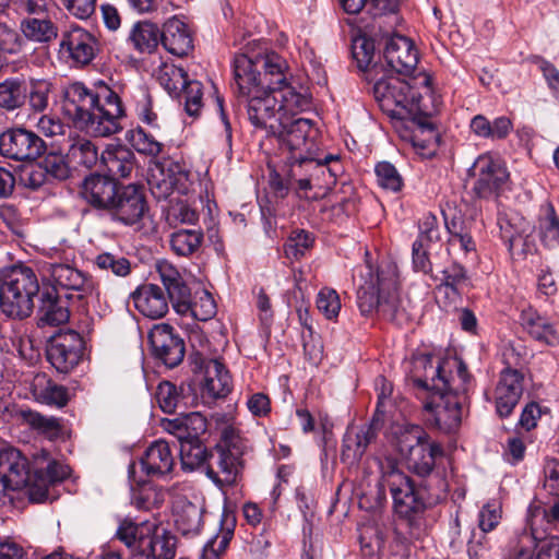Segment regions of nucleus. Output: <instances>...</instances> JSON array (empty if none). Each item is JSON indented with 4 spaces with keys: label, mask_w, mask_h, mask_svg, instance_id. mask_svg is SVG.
<instances>
[{
    "label": "nucleus",
    "mask_w": 559,
    "mask_h": 559,
    "mask_svg": "<svg viewBox=\"0 0 559 559\" xmlns=\"http://www.w3.org/2000/svg\"><path fill=\"white\" fill-rule=\"evenodd\" d=\"M415 368L423 369V377H415L414 384L429 395L424 402L426 424L444 433L459 429L465 407L468 405V392L473 384L466 365L459 358L435 359L420 356Z\"/></svg>",
    "instance_id": "1"
},
{
    "label": "nucleus",
    "mask_w": 559,
    "mask_h": 559,
    "mask_svg": "<svg viewBox=\"0 0 559 559\" xmlns=\"http://www.w3.org/2000/svg\"><path fill=\"white\" fill-rule=\"evenodd\" d=\"M62 111L75 128L94 136H110L121 130L126 116L119 95L100 84L90 88L81 82L70 84L64 92Z\"/></svg>",
    "instance_id": "2"
},
{
    "label": "nucleus",
    "mask_w": 559,
    "mask_h": 559,
    "mask_svg": "<svg viewBox=\"0 0 559 559\" xmlns=\"http://www.w3.org/2000/svg\"><path fill=\"white\" fill-rule=\"evenodd\" d=\"M380 485L386 488L392 497L394 514L418 536L425 528V515L431 508L432 493L426 486L417 485L414 479L399 468L395 460L385 457L379 462Z\"/></svg>",
    "instance_id": "3"
},
{
    "label": "nucleus",
    "mask_w": 559,
    "mask_h": 559,
    "mask_svg": "<svg viewBox=\"0 0 559 559\" xmlns=\"http://www.w3.org/2000/svg\"><path fill=\"white\" fill-rule=\"evenodd\" d=\"M155 267L178 314H190L199 321H207L216 314V302L207 290L199 289L192 295L180 272L166 260L157 261Z\"/></svg>",
    "instance_id": "4"
},
{
    "label": "nucleus",
    "mask_w": 559,
    "mask_h": 559,
    "mask_svg": "<svg viewBox=\"0 0 559 559\" xmlns=\"http://www.w3.org/2000/svg\"><path fill=\"white\" fill-rule=\"evenodd\" d=\"M38 293V278L29 266L13 265L0 273V309L8 318H28Z\"/></svg>",
    "instance_id": "5"
},
{
    "label": "nucleus",
    "mask_w": 559,
    "mask_h": 559,
    "mask_svg": "<svg viewBox=\"0 0 559 559\" xmlns=\"http://www.w3.org/2000/svg\"><path fill=\"white\" fill-rule=\"evenodd\" d=\"M396 448L405 459L407 468L423 478L433 474L437 460L444 454L442 445L431 441L429 435L417 425H408L400 430Z\"/></svg>",
    "instance_id": "6"
},
{
    "label": "nucleus",
    "mask_w": 559,
    "mask_h": 559,
    "mask_svg": "<svg viewBox=\"0 0 559 559\" xmlns=\"http://www.w3.org/2000/svg\"><path fill=\"white\" fill-rule=\"evenodd\" d=\"M214 450L217 454V471L206 465V476L219 488L236 485L243 468L242 457L248 450L247 440L240 436L239 430L226 426Z\"/></svg>",
    "instance_id": "7"
},
{
    "label": "nucleus",
    "mask_w": 559,
    "mask_h": 559,
    "mask_svg": "<svg viewBox=\"0 0 559 559\" xmlns=\"http://www.w3.org/2000/svg\"><path fill=\"white\" fill-rule=\"evenodd\" d=\"M373 95L381 110L396 120L395 127L416 115L415 94L409 84L397 76L389 75L376 80Z\"/></svg>",
    "instance_id": "8"
},
{
    "label": "nucleus",
    "mask_w": 559,
    "mask_h": 559,
    "mask_svg": "<svg viewBox=\"0 0 559 559\" xmlns=\"http://www.w3.org/2000/svg\"><path fill=\"white\" fill-rule=\"evenodd\" d=\"M469 174L474 178L472 190L479 199L498 198L508 189L510 173L506 163L496 155H479L469 168Z\"/></svg>",
    "instance_id": "9"
},
{
    "label": "nucleus",
    "mask_w": 559,
    "mask_h": 559,
    "mask_svg": "<svg viewBox=\"0 0 559 559\" xmlns=\"http://www.w3.org/2000/svg\"><path fill=\"white\" fill-rule=\"evenodd\" d=\"M280 123L282 126L278 132L271 135L278 139L283 151H287L288 164L307 154H316L318 152V130L313 127L312 120L306 118L285 120L281 117Z\"/></svg>",
    "instance_id": "10"
},
{
    "label": "nucleus",
    "mask_w": 559,
    "mask_h": 559,
    "mask_svg": "<svg viewBox=\"0 0 559 559\" xmlns=\"http://www.w3.org/2000/svg\"><path fill=\"white\" fill-rule=\"evenodd\" d=\"M150 211L145 188L138 183H120L108 207L107 215L111 221L124 226L140 224Z\"/></svg>",
    "instance_id": "11"
},
{
    "label": "nucleus",
    "mask_w": 559,
    "mask_h": 559,
    "mask_svg": "<svg viewBox=\"0 0 559 559\" xmlns=\"http://www.w3.org/2000/svg\"><path fill=\"white\" fill-rule=\"evenodd\" d=\"M377 284L382 292L378 314L399 325L406 323L409 316L402 305L399 294V271L394 263L385 262L378 266Z\"/></svg>",
    "instance_id": "12"
},
{
    "label": "nucleus",
    "mask_w": 559,
    "mask_h": 559,
    "mask_svg": "<svg viewBox=\"0 0 559 559\" xmlns=\"http://www.w3.org/2000/svg\"><path fill=\"white\" fill-rule=\"evenodd\" d=\"M241 98L246 100L248 119L257 130H263L266 135L278 132L281 129V117L278 110V98L271 91L261 87L259 93H252L251 95H245Z\"/></svg>",
    "instance_id": "13"
},
{
    "label": "nucleus",
    "mask_w": 559,
    "mask_h": 559,
    "mask_svg": "<svg viewBox=\"0 0 559 559\" xmlns=\"http://www.w3.org/2000/svg\"><path fill=\"white\" fill-rule=\"evenodd\" d=\"M46 151L44 140L25 128H12L0 134V154L17 162H32Z\"/></svg>",
    "instance_id": "14"
},
{
    "label": "nucleus",
    "mask_w": 559,
    "mask_h": 559,
    "mask_svg": "<svg viewBox=\"0 0 559 559\" xmlns=\"http://www.w3.org/2000/svg\"><path fill=\"white\" fill-rule=\"evenodd\" d=\"M233 91L237 97L259 93L264 86L260 68L257 63V53H254L252 40L248 41L241 52L236 53L233 61Z\"/></svg>",
    "instance_id": "15"
},
{
    "label": "nucleus",
    "mask_w": 559,
    "mask_h": 559,
    "mask_svg": "<svg viewBox=\"0 0 559 559\" xmlns=\"http://www.w3.org/2000/svg\"><path fill=\"white\" fill-rule=\"evenodd\" d=\"M70 474L68 465L50 460L49 453L45 450L35 456V468L33 481L27 490L29 500L43 502L48 497L50 485L64 480Z\"/></svg>",
    "instance_id": "16"
},
{
    "label": "nucleus",
    "mask_w": 559,
    "mask_h": 559,
    "mask_svg": "<svg viewBox=\"0 0 559 559\" xmlns=\"http://www.w3.org/2000/svg\"><path fill=\"white\" fill-rule=\"evenodd\" d=\"M84 349L83 337L69 330L53 336L47 347V359L57 371L68 373L81 360Z\"/></svg>",
    "instance_id": "17"
},
{
    "label": "nucleus",
    "mask_w": 559,
    "mask_h": 559,
    "mask_svg": "<svg viewBox=\"0 0 559 559\" xmlns=\"http://www.w3.org/2000/svg\"><path fill=\"white\" fill-rule=\"evenodd\" d=\"M152 354L168 368L177 367L185 357L183 340L167 323L155 324L148 334Z\"/></svg>",
    "instance_id": "18"
},
{
    "label": "nucleus",
    "mask_w": 559,
    "mask_h": 559,
    "mask_svg": "<svg viewBox=\"0 0 559 559\" xmlns=\"http://www.w3.org/2000/svg\"><path fill=\"white\" fill-rule=\"evenodd\" d=\"M400 127L402 139L411 142L419 155L429 157L436 153L439 134L428 116L416 114Z\"/></svg>",
    "instance_id": "19"
},
{
    "label": "nucleus",
    "mask_w": 559,
    "mask_h": 559,
    "mask_svg": "<svg viewBox=\"0 0 559 559\" xmlns=\"http://www.w3.org/2000/svg\"><path fill=\"white\" fill-rule=\"evenodd\" d=\"M0 481L5 490L29 489L33 481L27 459L15 448L0 450Z\"/></svg>",
    "instance_id": "20"
},
{
    "label": "nucleus",
    "mask_w": 559,
    "mask_h": 559,
    "mask_svg": "<svg viewBox=\"0 0 559 559\" xmlns=\"http://www.w3.org/2000/svg\"><path fill=\"white\" fill-rule=\"evenodd\" d=\"M288 165L290 166L292 177L300 176L301 170H304V175L311 178V181L317 186H328L334 182L342 168L336 156L326 155L323 159H320L318 158V152L307 154Z\"/></svg>",
    "instance_id": "21"
},
{
    "label": "nucleus",
    "mask_w": 559,
    "mask_h": 559,
    "mask_svg": "<svg viewBox=\"0 0 559 559\" xmlns=\"http://www.w3.org/2000/svg\"><path fill=\"white\" fill-rule=\"evenodd\" d=\"M60 51L62 55H67L71 64L87 66L96 56L97 40L84 28L73 26L62 35Z\"/></svg>",
    "instance_id": "22"
},
{
    "label": "nucleus",
    "mask_w": 559,
    "mask_h": 559,
    "mask_svg": "<svg viewBox=\"0 0 559 559\" xmlns=\"http://www.w3.org/2000/svg\"><path fill=\"white\" fill-rule=\"evenodd\" d=\"M119 185L112 177L93 173L81 182L79 194L94 210L106 214L108 207L112 205Z\"/></svg>",
    "instance_id": "23"
},
{
    "label": "nucleus",
    "mask_w": 559,
    "mask_h": 559,
    "mask_svg": "<svg viewBox=\"0 0 559 559\" xmlns=\"http://www.w3.org/2000/svg\"><path fill=\"white\" fill-rule=\"evenodd\" d=\"M254 53H257V63L263 69L262 81L265 88L273 91L293 78L289 66L285 58L275 51H270L260 40H252Z\"/></svg>",
    "instance_id": "24"
},
{
    "label": "nucleus",
    "mask_w": 559,
    "mask_h": 559,
    "mask_svg": "<svg viewBox=\"0 0 559 559\" xmlns=\"http://www.w3.org/2000/svg\"><path fill=\"white\" fill-rule=\"evenodd\" d=\"M524 374L510 367L500 372V378L495 390L496 412L501 417L512 414L523 394Z\"/></svg>",
    "instance_id": "25"
},
{
    "label": "nucleus",
    "mask_w": 559,
    "mask_h": 559,
    "mask_svg": "<svg viewBox=\"0 0 559 559\" xmlns=\"http://www.w3.org/2000/svg\"><path fill=\"white\" fill-rule=\"evenodd\" d=\"M45 276L52 282L51 287L58 290H74L79 298H83L94 290V284L84 273L67 263H45L43 265Z\"/></svg>",
    "instance_id": "26"
},
{
    "label": "nucleus",
    "mask_w": 559,
    "mask_h": 559,
    "mask_svg": "<svg viewBox=\"0 0 559 559\" xmlns=\"http://www.w3.org/2000/svg\"><path fill=\"white\" fill-rule=\"evenodd\" d=\"M383 55L391 70L399 74L411 75L418 63V51L414 43L402 35L388 38Z\"/></svg>",
    "instance_id": "27"
},
{
    "label": "nucleus",
    "mask_w": 559,
    "mask_h": 559,
    "mask_svg": "<svg viewBox=\"0 0 559 559\" xmlns=\"http://www.w3.org/2000/svg\"><path fill=\"white\" fill-rule=\"evenodd\" d=\"M177 537L166 528H158L140 538L139 550L132 552L131 559H175Z\"/></svg>",
    "instance_id": "28"
},
{
    "label": "nucleus",
    "mask_w": 559,
    "mask_h": 559,
    "mask_svg": "<svg viewBox=\"0 0 559 559\" xmlns=\"http://www.w3.org/2000/svg\"><path fill=\"white\" fill-rule=\"evenodd\" d=\"M70 295H63L56 287H48L41 292L39 306L37 311V325L43 328L45 325L57 326L68 322L70 311L68 299Z\"/></svg>",
    "instance_id": "29"
},
{
    "label": "nucleus",
    "mask_w": 559,
    "mask_h": 559,
    "mask_svg": "<svg viewBox=\"0 0 559 559\" xmlns=\"http://www.w3.org/2000/svg\"><path fill=\"white\" fill-rule=\"evenodd\" d=\"M135 309L146 318L156 320L165 317L169 309V294L156 284H143L130 295Z\"/></svg>",
    "instance_id": "30"
},
{
    "label": "nucleus",
    "mask_w": 559,
    "mask_h": 559,
    "mask_svg": "<svg viewBox=\"0 0 559 559\" xmlns=\"http://www.w3.org/2000/svg\"><path fill=\"white\" fill-rule=\"evenodd\" d=\"M19 26L26 48L28 43L48 46L59 34L56 21L47 12L22 16Z\"/></svg>",
    "instance_id": "31"
},
{
    "label": "nucleus",
    "mask_w": 559,
    "mask_h": 559,
    "mask_svg": "<svg viewBox=\"0 0 559 559\" xmlns=\"http://www.w3.org/2000/svg\"><path fill=\"white\" fill-rule=\"evenodd\" d=\"M361 284L357 290V305L362 316H372L379 312L382 289L377 284L378 270L374 272L372 265L366 262L359 267Z\"/></svg>",
    "instance_id": "32"
},
{
    "label": "nucleus",
    "mask_w": 559,
    "mask_h": 559,
    "mask_svg": "<svg viewBox=\"0 0 559 559\" xmlns=\"http://www.w3.org/2000/svg\"><path fill=\"white\" fill-rule=\"evenodd\" d=\"M160 426L180 442L198 440L207 429L206 418L199 412L163 419Z\"/></svg>",
    "instance_id": "33"
},
{
    "label": "nucleus",
    "mask_w": 559,
    "mask_h": 559,
    "mask_svg": "<svg viewBox=\"0 0 559 559\" xmlns=\"http://www.w3.org/2000/svg\"><path fill=\"white\" fill-rule=\"evenodd\" d=\"M160 43L167 51L178 57L187 56L193 48L188 26L175 16L164 23L160 31Z\"/></svg>",
    "instance_id": "34"
},
{
    "label": "nucleus",
    "mask_w": 559,
    "mask_h": 559,
    "mask_svg": "<svg viewBox=\"0 0 559 559\" xmlns=\"http://www.w3.org/2000/svg\"><path fill=\"white\" fill-rule=\"evenodd\" d=\"M369 429L350 425L347 427L341 448V461L349 466L358 465L368 447L376 440Z\"/></svg>",
    "instance_id": "35"
},
{
    "label": "nucleus",
    "mask_w": 559,
    "mask_h": 559,
    "mask_svg": "<svg viewBox=\"0 0 559 559\" xmlns=\"http://www.w3.org/2000/svg\"><path fill=\"white\" fill-rule=\"evenodd\" d=\"M102 163L110 174L109 177L126 179L136 168L133 151L126 145H108L100 155Z\"/></svg>",
    "instance_id": "36"
},
{
    "label": "nucleus",
    "mask_w": 559,
    "mask_h": 559,
    "mask_svg": "<svg viewBox=\"0 0 559 559\" xmlns=\"http://www.w3.org/2000/svg\"><path fill=\"white\" fill-rule=\"evenodd\" d=\"M31 392L36 402L58 408L66 406L70 400L68 388L52 381L46 373L35 374Z\"/></svg>",
    "instance_id": "37"
},
{
    "label": "nucleus",
    "mask_w": 559,
    "mask_h": 559,
    "mask_svg": "<svg viewBox=\"0 0 559 559\" xmlns=\"http://www.w3.org/2000/svg\"><path fill=\"white\" fill-rule=\"evenodd\" d=\"M204 369L203 396L213 400L226 397L231 391L233 381L225 366L217 359H210Z\"/></svg>",
    "instance_id": "38"
},
{
    "label": "nucleus",
    "mask_w": 559,
    "mask_h": 559,
    "mask_svg": "<svg viewBox=\"0 0 559 559\" xmlns=\"http://www.w3.org/2000/svg\"><path fill=\"white\" fill-rule=\"evenodd\" d=\"M175 459L168 442L154 441L141 459V465L148 476H164L173 471Z\"/></svg>",
    "instance_id": "39"
},
{
    "label": "nucleus",
    "mask_w": 559,
    "mask_h": 559,
    "mask_svg": "<svg viewBox=\"0 0 559 559\" xmlns=\"http://www.w3.org/2000/svg\"><path fill=\"white\" fill-rule=\"evenodd\" d=\"M160 43L159 27L150 21H139L132 25L127 44L138 53H153Z\"/></svg>",
    "instance_id": "40"
},
{
    "label": "nucleus",
    "mask_w": 559,
    "mask_h": 559,
    "mask_svg": "<svg viewBox=\"0 0 559 559\" xmlns=\"http://www.w3.org/2000/svg\"><path fill=\"white\" fill-rule=\"evenodd\" d=\"M521 324L524 330L536 341L548 346L559 344V333L555 325L537 311L528 309L521 314Z\"/></svg>",
    "instance_id": "41"
},
{
    "label": "nucleus",
    "mask_w": 559,
    "mask_h": 559,
    "mask_svg": "<svg viewBox=\"0 0 559 559\" xmlns=\"http://www.w3.org/2000/svg\"><path fill=\"white\" fill-rule=\"evenodd\" d=\"M526 522L531 530V535H525V538L531 542H534V539L546 538L547 536H544V534L546 533L547 527H545L544 524H554L559 526V497L547 509L537 504H530Z\"/></svg>",
    "instance_id": "42"
},
{
    "label": "nucleus",
    "mask_w": 559,
    "mask_h": 559,
    "mask_svg": "<svg viewBox=\"0 0 559 559\" xmlns=\"http://www.w3.org/2000/svg\"><path fill=\"white\" fill-rule=\"evenodd\" d=\"M274 93L278 98L280 117H283L285 120H289L311 106L310 95L306 92L297 91L292 86L290 82L274 88Z\"/></svg>",
    "instance_id": "43"
},
{
    "label": "nucleus",
    "mask_w": 559,
    "mask_h": 559,
    "mask_svg": "<svg viewBox=\"0 0 559 559\" xmlns=\"http://www.w3.org/2000/svg\"><path fill=\"white\" fill-rule=\"evenodd\" d=\"M497 224L502 241L507 246L508 251L513 254L523 235L526 233V221L519 213L511 211L499 213Z\"/></svg>",
    "instance_id": "44"
},
{
    "label": "nucleus",
    "mask_w": 559,
    "mask_h": 559,
    "mask_svg": "<svg viewBox=\"0 0 559 559\" xmlns=\"http://www.w3.org/2000/svg\"><path fill=\"white\" fill-rule=\"evenodd\" d=\"M202 506L183 501L177 506L175 513V525L183 536L193 537L200 534L203 527Z\"/></svg>",
    "instance_id": "45"
},
{
    "label": "nucleus",
    "mask_w": 559,
    "mask_h": 559,
    "mask_svg": "<svg viewBox=\"0 0 559 559\" xmlns=\"http://www.w3.org/2000/svg\"><path fill=\"white\" fill-rule=\"evenodd\" d=\"M15 418L49 440L57 439L61 433V425L56 417L44 416L31 408H19Z\"/></svg>",
    "instance_id": "46"
},
{
    "label": "nucleus",
    "mask_w": 559,
    "mask_h": 559,
    "mask_svg": "<svg viewBox=\"0 0 559 559\" xmlns=\"http://www.w3.org/2000/svg\"><path fill=\"white\" fill-rule=\"evenodd\" d=\"M468 275L465 267L456 262L442 270L440 284L437 286L438 293H444L445 297L451 301L456 300L463 289L468 286Z\"/></svg>",
    "instance_id": "47"
},
{
    "label": "nucleus",
    "mask_w": 559,
    "mask_h": 559,
    "mask_svg": "<svg viewBox=\"0 0 559 559\" xmlns=\"http://www.w3.org/2000/svg\"><path fill=\"white\" fill-rule=\"evenodd\" d=\"M340 3L348 14L365 10L373 19L396 13L400 5L399 0H340Z\"/></svg>",
    "instance_id": "48"
},
{
    "label": "nucleus",
    "mask_w": 559,
    "mask_h": 559,
    "mask_svg": "<svg viewBox=\"0 0 559 559\" xmlns=\"http://www.w3.org/2000/svg\"><path fill=\"white\" fill-rule=\"evenodd\" d=\"M130 105L136 117L145 124L157 126V114L153 110V98L145 85H135L130 88Z\"/></svg>",
    "instance_id": "49"
},
{
    "label": "nucleus",
    "mask_w": 559,
    "mask_h": 559,
    "mask_svg": "<svg viewBox=\"0 0 559 559\" xmlns=\"http://www.w3.org/2000/svg\"><path fill=\"white\" fill-rule=\"evenodd\" d=\"M203 237L201 229L181 228L170 235V248L179 257H189L200 249Z\"/></svg>",
    "instance_id": "50"
},
{
    "label": "nucleus",
    "mask_w": 559,
    "mask_h": 559,
    "mask_svg": "<svg viewBox=\"0 0 559 559\" xmlns=\"http://www.w3.org/2000/svg\"><path fill=\"white\" fill-rule=\"evenodd\" d=\"M235 530V520L225 519L219 531L204 545L200 559H221L226 551Z\"/></svg>",
    "instance_id": "51"
},
{
    "label": "nucleus",
    "mask_w": 559,
    "mask_h": 559,
    "mask_svg": "<svg viewBox=\"0 0 559 559\" xmlns=\"http://www.w3.org/2000/svg\"><path fill=\"white\" fill-rule=\"evenodd\" d=\"M26 80L10 78L0 83V107L14 110L26 105Z\"/></svg>",
    "instance_id": "52"
},
{
    "label": "nucleus",
    "mask_w": 559,
    "mask_h": 559,
    "mask_svg": "<svg viewBox=\"0 0 559 559\" xmlns=\"http://www.w3.org/2000/svg\"><path fill=\"white\" fill-rule=\"evenodd\" d=\"M212 453L206 447L198 440L180 442V461L181 466L186 471H194L200 467H205L209 457Z\"/></svg>",
    "instance_id": "53"
},
{
    "label": "nucleus",
    "mask_w": 559,
    "mask_h": 559,
    "mask_svg": "<svg viewBox=\"0 0 559 559\" xmlns=\"http://www.w3.org/2000/svg\"><path fill=\"white\" fill-rule=\"evenodd\" d=\"M26 104L34 112H43L48 108L52 84L44 79H29L25 83Z\"/></svg>",
    "instance_id": "54"
},
{
    "label": "nucleus",
    "mask_w": 559,
    "mask_h": 559,
    "mask_svg": "<svg viewBox=\"0 0 559 559\" xmlns=\"http://www.w3.org/2000/svg\"><path fill=\"white\" fill-rule=\"evenodd\" d=\"M67 157L80 166L92 168L97 164L98 150L91 140L76 136L69 146Z\"/></svg>",
    "instance_id": "55"
},
{
    "label": "nucleus",
    "mask_w": 559,
    "mask_h": 559,
    "mask_svg": "<svg viewBox=\"0 0 559 559\" xmlns=\"http://www.w3.org/2000/svg\"><path fill=\"white\" fill-rule=\"evenodd\" d=\"M538 235L545 247L559 248V217L551 204L546 206L544 215L538 218Z\"/></svg>",
    "instance_id": "56"
},
{
    "label": "nucleus",
    "mask_w": 559,
    "mask_h": 559,
    "mask_svg": "<svg viewBox=\"0 0 559 559\" xmlns=\"http://www.w3.org/2000/svg\"><path fill=\"white\" fill-rule=\"evenodd\" d=\"M157 81L170 96L178 97L186 87L188 81L187 72L174 64H165L157 72Z\"/></svg>",
    "instance_id": "57"
},
{
    "label": "nucleus",
    "mask_w": 559,
    "mask_h": 559,
    "mask_svg": "<svg viewBox=\"0 0 559 559\" xmlns=\"http://www.w3.org/2000/svg\"><path fill=\"white\" fill-rule=\"evenodd\" d=\"M126 138L138 153L148 157L158 156L164 147L163 143L141 127L129 130Z\"/></svg>",
    "instance_id": "58"
},
{
    "label": "nucleus",
    "mask_w": 559,
    "mask_h": 559,
    "mask_svg": "<svg viewBox=\"0 0 559 559\" xmlns=\"http://www.w3.org/2000/svg\"><path fill=\"white\" fill-rule=\"evenodd\" d=\"M165 495L156 486L144 483L138 488L132 489L131 504L138 510L150 511L164 502Z\"/></svg>",
    "instance_id": "59"
},
{
    "label": "nucleus",
    "mask_w": 559,
    "mask_h": 559,
    "mask_svg": "<svg viewBox=\"0 0 559 559\" xmlns=\"http://www.w3.org/2000/svg\"><path fill=\"white\" fill-rule=\"evenodd\" d=\"M445 227L450 235V246L459 247L465 254L476 251V243L463 221L456 217L451 221L445 218Z\"/></svg>",
    "instance_id": "60"
},
{
    "label": "nucleus",
    "mask_w": 559,
    "mask_h": 559,
    "mask_svg": "<svg viewBox=\"0 0 559 559\" xmlns=\"http://www.w3.org/2000/svg\"><path fill=\"white\" fill-rule=\"evenodd\" d=\"M94 264L100 271L111 273L118 277H126L131 273V262L120 254L103 252L96 255Z\"/></svg>",
    "instance_id": "61"
},
{
    "label": "nucleus",
    "mask_w": 559,
    "mask_h": 559,
    "mask_svg": "<svg viewBox=\"0 0 559 559\" xmlns=\"http://www.w3.org/2000/svg\"><path fill=\"white\" fill-rule=\"evenodd\" d=\"M374 174L379 187L391 192H400L404 187V180L397 168L390 162H379L374 167Z\"/></svg>",
    "instance_id": "62"
},
{
    "label": "nucleus",
    "mask_w": 559,
    "mask_h": 559,
    "mask_svg": "<svg viewBox=\"0 0 559 559\" xmlns=\"http://www.w3.org/2000/svg\"><path fill=\"white\" fill-rule=\"evenodd\" d=\"M26 49L24 37L17 29L9 26L5 23H0V55L3 56H17Z\"/></svg>",
    "instance_id": "63"
},
{
    "label": "nucleus",
    "mask_w": 559,
    "mask_h": 559,
    "mask_svg": "<svg viewBox=\"0 0 559 559\" xmlns=\"http://www.w3.org/2000/svg\"><path fill=\"white\" fill-rule=\"evenodd\" d=\"M313 238L306 230H295L284 245V252L288 259H300L311 248Z\"/></svg>",
    "instance_id": "64"
}]
</instances>
